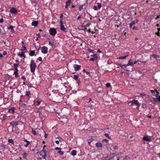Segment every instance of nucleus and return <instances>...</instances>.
Listing matches in <instances>:
<instances>
[{
	"instance_id": "nucleus-1",
	"label": "nucleus",
	"mask_w": 160,
	"mask_h": 160,
	"mask_svg": "<svg viewBox=\"0 0 160 160\" xmlns=\"http://www.w3.org/2000/svg\"><path fill=\"white\" fill-rule=\"evenodd\" d=\"M46 146L45 145L43 146V148L42 151H41V153L42 154L44 153V155H42V158L43 159H45L46 157H48L49 155L48 149L46 148Z\"/></svg>"
},
{
	"instance_id": "nucleus-2",
	"label": "nucleus",
	"mask_w": 160,
	"mask_h": 160,
	"mask_svg": "<svg viewBox=\"0 0 160 160\" xmlns=\"http://www.w3.org/2000/svg\"><path fill=\"white\" fill-rule=\"evenodd\" d=\"M131 104V106L135 105L137 106V108H138L140 106V104L138 102L137 100H133L132 101H129L128 102V104Z\"/></svg>"
},
{
	"instance_id": "nucleus-3",
	"label": "nucleus",
	"mask_w": 160,
	"mask_h": 160,
	"mask_svg": "<svg viewBox=\"0 0 160 160\" xmlns=\"http://www.w3.org/2000/svg\"><path fill=\"white\" fill-rule=\"evenodd\" d=\"M49 32L50 35L54 36L57 33V31L55 28H53L50 29Z\"/></svg>"
},
{
	"instance_id": "nucleus-4",
	"label": "nucleus",
	"mask_w": 160,
	"mask_h": 160,
	"mask_svg": "<svg viewBox=\"0 0 160 160\" xmlns=\"http://www.w3.org/2000/svg\"><path fill=\"white\" fill-rule=\"evenodd\" d=\"M36 67V65L34 62L32 60L31 61L30 63V69L31 71L32 72L34 71Z\"/></svg>"
},
{
	"instance_id": "nucleus-5",
	"label": "nucleus",
	"mask_w": 160,
	"mask_h": 160,
	"mask_svg": "<svg viewBox=\"0 0 160 160\" xmlns=\"http://www.w3.org/2000/svg\"><path fill=\"white\" fill-rule=\"evenodd\" d=\"M60 30L62 31L65 32H67V29L64 27V26L63 24V22L62 20H61L60 21Z\"/></svg>"
},
{
	"instance_id": "nucleus-6",
	"label": "nucleus",
	"mask_w": 160,
	"mask_h": 160,
	"mask_svg": "<svg viewBox=\"0 0 160 160\" xmlns=\"http://www.w3.org/2000/svg\"><path fill=\"white\" fill-rule=\"evenodd\" d=\"M142 140L144 141L151 142V137L147 135L143 137Z\"/></svg>"
},
{
	"instance_id": "nucleus-7",
	"label": "nucleus",
	"mask_w": 160,
	"mask_h": 160,
	"mask_svg": "<svg viewBox=\"0 0 160 160\" xmlns=\"http://www.w3.org/2000/svg\"><path fill=\"white\" fill-rule=\"evenodd\" d=\"M48 48L45 46H43L42 48V52L44 54H46L48 52Z\"/></svg>"
},
{
	"instance_id": "nucleus-8",
	"label": "nucleus",
	"mask_w": 160,
	"mask_h": 160,
	"mask_svg": "<svg viewBox=\"0 0 160 160\" xmlns=\"http://www.w3.org/2000/svg\"><path fill=\"white\" fill-rule=\"evenodd\" d=\"M78 8L79 10L81 11L84 9H85L86 8V6L85 4H84L82 5H78Z\"/></svg>"
},
{
	"instance_id": "nucleus-9",
	"label": "nucleus",
	"mask_w": 160,
	"mask_h": 160,
	"mask_svg": "<svg viewBox=\"0 0 160 160\" xmlns=\"http://www.w3.org/2000/svg\"><path fill=\"white\" fill-rule=\"evenodd\" d=\"M73 67L74 68V70L75 71H78L81 68V66L76 64H74L73 65Z\"/></svg>"
},
{
	"instance_id": "nucleus-10",
	"label": "nucleus",
	"mask_w": 160,
	"mask_h": 160,
	"mask_svg": "<svg viewBox=\"0 0 160 160\" xmlns=\"http://www.w3.org/2000/svg\"><path fill=\"white\" fill-rule=\"evenodd\" d=\"M138 21V20L137 19L132 21L129 24V28H131L132 25H134L135 23H137Z\"/></svg>"
},
{
	"instance_id": "nucleus-11",
	"label": "nucleus",
	"mask_w": 160,
	"mask_h": 160,
	"mask_svg": "<svg viewBox=\"0 0 160 160\" xmlns=\"http://www.w3.org/2000/svg\"><path fill=\"white\" fill-rule=\"evenodd\" d=\"M71 0H68V1L66 2V4L65 6V8L67 9L68 8V6L71 3Z\"/></svg>"
},
{
	"instance_id": "nucleus-12",
	"label": "nucleus",
	"mask_w": 160,
	"mask_h": 160,
	"mask_svg": "<svg viewBox=\"0 0 160 160\" xmlns=\"http://www.w3.org/2000/svg\"><path fill=\"white\" fill-rule=\"evenodd\" d=\"M18 55L19 56L21 57H23L24 58H25V53L24 52H19L18 54Z\"/></svg>"
},
{
	"instance_id": "nucleus-13",
	"label": "nucleus",
	"mask_w": 160,
	"mask_h": 160,
	"mask_svg": "<svg viewBox=\"0 0 160 160\" xmlns=\"http://www.w3.org/2000/svg\"><path fill=\"white\" fill-rule=\"evenodd\" d=\"M151 92L152 94L154 93L155 92H156L157 93V95H156V96H158L159 94V93L158 91L156 89H155L154 90H151Z\"/></svg>"
},
{
	"instance_id": "nucleus-14",
	"label": "nucleus",
	"mask_w": 160,
	"mask_h": 160,
	"mask_svg": "<svg viewBox=\"0 0 160 160\" xmlns=\"http://www.w3.org/2000/svg\"><path fill=\"white\" fill-rule=\"evenodd\" d=\"M10 124L13 127H15L18 124V122L16 121H12L10 122Z\"/></svg>"
},
{
	"instance_id": "nucleus-15",
	"label": "nucleus",
	"mask_w": 160,
	"mask_h": 160,
	"mask_svg": "<svg viewBox=\"0 0 160 160\" xmlns=\"http://www.w3.org/2000/svg\"><path fill=\"white\" fill-rule=\"evenodd\" d=\"M97 148H102V144L99 142H98L95 144Z\"/></svg>"
},
{
	"instance_id": "nucleus-16",
	"label": "nucleus",
	"mask_w": 160,
	"mask_h": 160,
	"mask_svg": "<svg viewBox=\"0 0 160 160\" xmlns=\"http://www.w3.org/2000/svg\"><path fill=\"white\" fill-rule=\"evenodd\" d=\"M10 12L13 13H16L17 12V10L14 8H12L10 10Z\"/></svg>"
},
{
	"instance_id": "nucleus-17",
	"label": "nucleus",
	"mask_w": 160,
	"mask_h": 160,
	"mask_svg": "<svg viewBox=\"0 0 160 160\" xmlns=\"http://www.w3.org/2000/svg\"><path fill=\"white\" fill-rule=\"evenodd\" d=\"M127 65L128 66H133L134 65L133 62H132V60L131 59H129V60L128 61V63L127 64Z\"/></svg>"
},
{
	"instance_id": "nucleus-18",
	"label": "nucleus",
	"mask_w": 160,
	"mask_h": 160,
	"mask_svg": "<svg viewBox=\"0 0 160 160\" xmlns=\"http://www.w3.org/2000/svg\"><path fill=\"white\" fill-rule=\"evenodd\" d=\"M15 108H12L8 110V112L10 113H14L15 112Z\"/></svg>"
},
{
	"instance_id": "nucleus-19",
	"label": "nucleus",
	"mask_w": 160,
	"mask_h": 160,
	"mask_svg": "<svg viewBox=\"0 0 160 160\" xmlns=\"http://www.w3.org/2000/svg\"><path fill=\"white\" fill-rule=\"evenodd\" d=\"M77 153V151L76 150H73L71 152V154L73 156H74L76 155Z\"/></svg>"
},
{
	"instance_id": "nucleus-20",
	"label": "nucleus",
	"mask_w": 160,
	"mask_h": 160,
	"mask_svg": "<svg viewBox=\"0 0 160 160\" xmlns=\"http://www.w3.org/2000/svg\"><path fill=\"white\" fill-rule=\"evenodd\" d=\"M35 53V52L34 51H31L29 53V55L31 56H33L34 55Z\"/></svg>"
},
{
	"instance_id": "nucleus-21",
	"label": "nucleus",
	"mask_w": 160,
	"mask_h": 160,
	"mask_svg": "<svg viewBox=\"0 0 160 160\" xmlns=\"http://www.w3.org/2000/svg\"><path fill=\"white\" fill-rule=\"evenodd\" d=\"M18 70H16V69L15 70L14 73L15 74L16 77H18Z\"/></svg>"
},
{
	"instance_id": "nucleus-22",
	"label": "nucleus",
	"mask_w": 160,
	"mask_h": 160,
	"mask_svg": "<svg viewBox=\"0 0 160 160\" xmlns=\"http://www.w3.org/2000/svg\"><path fill=\"white\" fill-rule=\"evenodd\" d=\"M128 56V55L124 56L123 57H120L117 58V59H125Z\"/></svg>"
},
{
	"instance_id": "nucleus-23",
	"label": "nucleus",
	"mask_w": 160,
	"mask_h": 160,
	"mask_svg": "<svg viewBox=\"0 0 160 160\" xmlns=\"http://www.w3.org/2000/svg\"><path fill=\"white\" fill-rule=\"evenodd\" d=\"M37 129H35V130H32V133L34 135H36L37 134V132L38 133V132H37Z\"/></svg>"
},
{
	"instance_id": "nucleus-24",
	"label": "nucleus",
	"mask_w": 160,
	"mask_h": 160,
	"mask_svg": "<svg viewBox=\"0 0 160 160\" xmlns=\"http://www.w3.org/2000/svg\"><path fill=\"white\" fill-rule=\"evenodd\" d=\"M38 22L37 21H35L32 22V26H36L38 24Z\"/></svg>"
},
{
	"instance_id": "nucleus-25",
	"label": "nucleus",
	"mask_w": 160,
	"mask_h": 160,
	"mask_svg": "<svg viewBox=\"0 0 160 160\" xmlns=\"http://www.w3.org/2000/svg\"><path fill=\"white\" fill-rule=\"evenodd\" d=\"M104 136L106 137H107L108 139H109L110 140H111L112 139L111 138V137L109 136V135H108V133H105L104 134Z\"/></svg>"
},
{
	"instance_id": "nucleus-26",
	"label": "nucleus",
	"mask_w": 160,
	"mask_h": 160,
	"mask_svg": "<svg viewBox=\"0 0 160 160\" xmlns=\"http://www.w3.org/2000/svg\"><path fill=\"white\" fill-rule=\"evenodd\" d=\"M56 138L58 139L59 141H60V142H62V141H63V140L62 138L60 137H59V136L57 137H56Z\"/></svg>"
},
{
	"instance_id": "nucleus-27",
	"label": "nucleus",
	"mask_w": 160,
	"mask_h": 160,
	"mask_svg": "<svg viewBox=\"0 0 160 160\" xmlns=\"http://www.w3.org/2000/svg\"><path fill=\"white\" fill-rule=\"evenodd\" d=\"M18 64H13V66H14V67L15 68V70H16H16H18Z\"/></svg>"
},
{
	"instance_id": "nucleus-28",
	"label": "nucleus",
	"mask_w": 160,
	"mask_h": 160,
	"mask_svg": "<svg viewBox=\"0 0 160 160\" xmlns=\"http://www.w3.org/2000/svg\"><path fill=\"white\" fill-rule=\"evenodd\" d=\"M78 76L77 75H73V78L75 80H78Z\"/></svg>"
},
{
	"instance_id": "nucleus-29",
	"label": "nucleus",
	"mask_w": 160,
	"mask_h": 160,
	"mask_svg": "<svg viewBox=\"0 0 160 160\" xmlns=\"http://www.w3.org/2000/svg\"><path fill=\"white\" fill-rule=\"evenodd\" d=\"M8 142L11 143H13V140L12 139H9L8 140Z\"/></svg>"
},
{
	"instance_id": "nucleus-30",
	"label": "nucleus",
	"mask_w": 160,
	"mask_h": 160,
	"mask_svg": "<svg viewBox=\"0 0 160 160\" xmlns=\"http://www.w3.org/2000/svg\"><path fill=\"white\" fill-rule=\"evenodd\" d=\"M98 7L99 9H100L101 7V4L100 3H97Z\"/></svg>"
},
{
	"instance_id": "nucleus-31",
	"label": "nucleus",
	"mask_w": 160,
	"mask_h": 160,
	"mask_svg": "<svg viewBox=\"0 0 160 160\" xmlns=\"http://www.w3.org/2000/svg\"><path fill=\"white\" fill-rule=\"evenodd\" d=\"M110 84L109 83H107L106 84V87L107 88L110 87Z\"/></svg>"
},
{
	"instance_id": "nucleus-32",
	"label": "nucleus",
	"mask_w": 160,
	"mask_h": 160,
	"mask_svg": "<svg viewBox=\"0 0 160 160\" xmlns=\"http://www.w3.org/2000/svg\"><path fill=\"white\" fill-rule=\"evenodd\" d=\"M58 152L61 155H62L64 154L63 152L61 150L58 151Z\"/></svg>"
},
{
	"instance_id": "nucleus-33",
	"label": "nucleus",
	"mask_w": 160,
	"mask_h": 160,
	"mask_svg": "<svg viewBox=\"0 0 160 160\" xmlns=\"http://www.w3.org/2000/svg\"><path fill=\"white\" fill-rule=\"evenodd\" d=\"M92 141V138H90V139H89V140L88 141V143L89 145H90V143H91V142Z\"/></svg>"
},
{
	"instance_id": "nucleus-34",
	"label": "nucleus",
	"mask_w": 160,
	"mask_h": 160,
	"mask_svg": "<svg viewBox=\"0 0 160 160\" xmlns=\"http://www.w3.org/2000/svg\"><path fill=\"white\" fill-rule=\"evenodd\" d=\"M26 95L28 96H29L30 95V92H26Z\"/></svg>"
},
{
	"instance_id": "nucleus-35",
	"label": "nucleus",
	"mask_w": 160,
	"mask_h": 160,
	"mask_svg": "<svg viewBox=\"0 0 160 160\" xmlns=\"http://www.w3.org/2000/svg\"><path fill=\"white\" fill-rule=\"evenodd\" d=\"M14 27L12 26H10L8 28V29H11L12 30L13 28Z\"/></svg>"
},
{
	"instance_id": "nucleus-36",
	"label": "nucleus",
	"mask_w": 160,
	"mask_h": 160,
	"mask_svg": "<svg viewBox=\"0 0 160 160\" xmlns=\"http://www.w3.org/2000/svg\"><path fill=\"white\" fill-rule=\"evenodd\" d=\"M22 156H23V158H25L27 156V154H26V153H25V152L24 153H23V154H22Z\"/></svg>"
},
{
	"instance_id": "nucleus-37",
	"label": "nucleus",
	"mask_w": 160,
	"mask_h": 160,
	"mask_svg": "<svg viewBox=\"0 0 160 160\" xmlns=\"http://www.w3.org/2000/svg\"><path fill=\"white\" fill-rule=\"evenodd\" d=\"M132 29L133 30H138V27H135V26L133 27L132 28Z\"/></svg>"
},
{
	"instance_id": "nucleus-38",
	"label": "nucleus",
	"mask_w": 160,
	"mask_h": 160,
	"mask_svg": "<svg viewBox=\"0 0 160 160\" xmlns=\"http://www.w3.org/2000/svg\"><path fill=\"white\" fill-rule=\"evenodd\" d=\"M157 98H152V102H156L157 101Z\"/></svg>"
},
{
	"instance_id": "nucleus-39",
	"label": "nucleus",
	"mask_w": 160,
	"mask_h": 160,
	"mask_svg": "<svg viewBox=\"0 0 160 160\" xmlns=\"http://www.w3.org/2000/svg\"><path fill=\"white\" fill-rule=\"evenodd\" d=\"M108 140L107 139H104L102 140V141L103 142L107 143L108 142Z\"/></svg>"
},
{
	"instance_id": "nucleus-40",
	"label": "nucleus",
	"mask_w": 160,
	"mask_h": 160,
	"mask_svg": "<svg viewBox=\"0 0 160 160\" xmlns=\"http://www.w3.org/2000/svg\"><path fill=\"white\" fill-rule=\"evenodd\" d=\"M93 8L95 11H96L98 10V8H97V7L96 6H94L93 7Z\"/></svg>"
},
{
	"instance_id": "nucleus-41",
	"label": "nucleus",
	"mask_w": 160,
	"mask_h": 160,
	"mask_svg": "<svg viewBox=\"0 0 160 160\" xmlns=\"http://www.w3.org/2000/svg\"><path fill=\"white\" fill-rule=\"evenodd\" d=\"M113 148L114 149H118V147L117 146V145H115L114 146H113Z\"/></svg>"
},
{
	"instance_id": "nucleus-42",
	"label": "nucleus",
	"mask_w": 160,
	"mask_h": 160,
	"mask_svg": "<svg viewBox=\"0 0 160 160\" xmlns=\"http://www.w3.org/2000/svg\"><path fill=\"white\" fill-rule=\"evenodd\" d=\"M116 64L117 65L121 67L122 68H123V66H122V65L120 63H117Z\"/></svg>"
},
{
	"instance_id": "nucleus-43",
	"label": "nucleus",
	"mask_w": 160,
	"mask_h": 160,
	"mask_svg": "<svg viewBox=\"0 0 160 160\" xmlns=\"http://www.w3.org/2000/svg\"><path fill=\"white\" fill-rule=\"evenodd\" d=\"M27 143L24 145V146L25 147H27L28 146L29 144L30 143V142H28Z\"/></svg>"
},
{
	"instance_id": "nucleus-44",
	"label": "nucleus",
	"mask_w": 160,
	"mask_h": 160,
	"mask_svg": "<svg viewBox=\"0 0 160 160\" xmlns=\"http://www.w3.org/2000/svg\"><path fill=\"white\" fill-rule=\"evenodd\" d=\"M152 57L154 58H157L158 57L157 55L155 54L153 55Z\"/></svg>"
},
{
	"instance_id": "nucleus-45",
	"label": "nucleus",
	"mask_w": 160,
	"mask_h": 160,
	"mask_svg": "<svg viewBox=\"0 0 160 160\" xmlns=\"http://www.w3.org/2000/svg\"><path fill=\"white\" fill-rule=\"evenodd\" d=\"M155 34L157 35L158 36H160V34L159 33V32L158 31L156 32L155 33Z\"/></svg>"
},
{
	"instance_id": "nucleus-46",
	"label": "nucleus",
	"mask_w": 160,
	"mask_h": 160,
	"mask_svg": "<svg viewBox=\"0 0 160 160\" xmlns=\"http://www.w3.org/2000/svg\"><path fill=\"white\" fill-rule=\"evenodd\" d=\"M76 80L77 81V83L78 84V85H79L80 84V83L81 82L78 79V80Z\"/></svg>"
},
{
	"instance_id": "nucleus-47",
	"label": "nucleus",
	"mask_w": 160,
	"mask_h": 160,
	"mask_svg": "<svg viewBox=\"0 0 160 160\" xmlns=\"http://www.w3.org/2000/svg\"><path fill=\"white\" fill-rule=\"evenodd\" d=\"M61 148H58V147H56L55 148V149L57 151H58V150H61Z\"/></svg>"
},
{
	"instance_id": "nucleus-48",
	"label": "nucleus",
	"mask_w": 160,
	"mask_h": 160,
	"mask_svg": "<svg viewBox=\"0 0 160 160\" xmlns=\"http://www.w3.org/2000/svg\"><path fill=\"white\" fill-rule=\"evenodd\" d=\"M88 52H92L93 53V50L92 49H88Z\"/></svg>"
},
{
	"instance_id": "nucleus-49",
	"label": "nucleus",
	"mask_w": 160,
	"mask_h": 160,
	"mask_svg": "<svg viewBox=\"0 0 160 160\" xmlns=\"http://www.w3.org/2000/svg\"><path fill=\"white\" fill-rule=\"evenodd\" d=\"M40 102H38L37 104L36 105V107L37 108H39V107H38V105L39 104Z\"/></svg>"
},
{
	"instance_id": "nucleus-50",
	"label": "nucleus",
	"mask_w": 160,
	"mask_h": 160,
	"mask_svg": "<svg viewBox=\"0 0 160 160\" xmlns=\"http://www.w3.org/2000/svg\"><path fill=\"white\" fill-rule=\"evenodd\" d=\"M89 60L90 61H93L95 60V59L94 58H91L90 59H89Z\"/></svg>"
},
{
	"instance_id": "nucleus-51",
	"label": "nucleus",
	"mask_w": 160,
	"mask_h": 160,
	"mask_svg": "<svg viewBox=\"0 0 160 160\" xmlns=\"http://www.w3.org/2000/svg\"><path fill=\"white\" fill-rule=\"evenodd\" d=\"M60 141L59 140H56L55 141V142L57 144H58Z\"/></svg>"
},
{
	"instance_id": "nucleus-52",
	"label": "nucleus",
	"mask_w": 160,
	"mask_h": 160,
	"mask_svg": "<svg viewBox=\"0 0 160 160\" xmlns=\"http://www.w3.org/2000/svg\"><path fill=\"white\" fill-rule=\"evenodd\" d=\"M139 62V60H137V61H134V62H133V63H134V64H136L137 62Z\"/></svg>"
},
{
	"instance_id": "nucleus-53",
	"label": "nucleus",
	"mask_w": 160,
	"mask_h": 160,
	"mask_svg": "<svg viewBox=\"0 0 160 160\" xmlns=\"http://www.w3.org/2000/svg\"><path fill=\"white\" fill-rule=\"evenodd\" d=\"M157 100L158 101L160 102V96L158 97V98H157Z\"/></svg>"
},
{
	"instance_id": "nucleus-54",
	"label": "nucleus",
	"mask_w": 160,
	"mask_h": 160,
	"mask_svg": "<svg viewBox=\"0 0 160 160\" xmlns=\"http://www.w3.org/2000/svg\"><path fill=\"white\" fill-rule=\"evenodd\" d=\"M7 54V52L6 51H4L3 52V55H5Z\"/></svg>"
},
{
	"instance_id": "nucleus-55",
	"label": "nucleus",
	"mask_w": 160,
	"mask_h": 160,
	"mask_svg": "<svg viewBox=\"0 0 160 160\" xmlns=\"http://www.w3.org/2000/svg\"><path fill=\"white\" fill-rule=\"evenodd\" d=\"M15 32V31L14 30V29H13V28L12 29V30H11V32L14 33Z\"/></svg>"
},
{
	"instance_id": "nucleus-56",
	"label": "nucleus",
	"mask_w": 160,
	"mask_h": 160,
	"mask_svg": "<svg viewBox=\"0 0 160 160\" xmlns=\"http://www.w3.org/2000/svg\"><path fill=\"white\" fill-rule=\"evenodd\" d=\"M86 73V74L87 75H89V76H90V75H89V74H90V72L87 71Z\"/></svg>"
},
{
	"instance_id": "nucleus-57",
	"label": "nucleus",
	"mask_w": 160,
	"mask_h": 160,
	"mask_svg": "<svg viewBox=\"0 0 160 160\" xmlns=\"http://www.w3.org/2000/svg\"><path fill=\"white\" fill-rule=\"evenodd\" d=\"M48 134H46L45 133V135H44V137L45 138H47L48 137Z\"/></svg>"
},
{
	"instance_id": "nucleus-58",
	"label": "nucleus",
	"mask_w": 160,
	"mask_h": 160,
	"mask_svg": "<svg viewBox=\"0 0 160 160\" xmlns=\"http://www.w3.org/2000/svg\"><path fill=\"white\" fill-rule=\"evenodd\" d=\"M75 8V6L74 5H72L71 7V9H72L73 8Z\"/></svg>"
},
{
	"instance_id": "nucleus-59",
	"label": "nucleus",
	"mask_w": 160,
	"mask_h": 160,
	"mask_svg": "<svg viewBox=\"0 0 160 160\" xmlns=\"http://www.w3.org/2000/svg\"><path fill=\"white\" fill-rule=\"evenodd\" d=\"M81 15H80L79 16H78L77 18V19L78 20H79L81 18Z\"/></svg>"
},
{
	"instance_id": "nucleus-60",
	"label": "nucleus",
	"mask_w": 160,
	"mask_h": 160,
	"mask_svg": "<svg viewBox=\"0 0 160 160\" xmlns=\"http://www.w3.org/2000/svg\"><path fill=\"white\" fill-rule=\"evenodd\" d=\"M63 17V14H62V13L61 14H60V18H62Z\"/></svg>"
},
{
	"instance_id": "nucleus-61",
	"label": "nucleus",
	"mask_w": 160,
	"mask_h": 160,
	"mask_svg": "<svg viewBox=\"0 0 160 160\" xmlns=\"http://www.w3.org/2000/svg\"><path fill=\"white\" fill-rule=\"evenodd\" d=\"M89 101H88V103L92 101V99L91 98H89Z\"/></svg>"
},
{
	"instance_id": "nucleus-62",
	"label": "nucleus",
	"mask_w": 160,
	"mask_h": 160,
	"mask_svg": "<svg viewBox=\"0 0 160 160\" xmlns=\"http://www.w3.org/2000/svg\"><path fill=\"white\" fill-rule=\"evenodd\" d=\"M84 30L86 32L88 31V30L87 29V28L86 27H85L84 28Z\"/></svg>"
},
{
	"instance_id": "nucleus-63",
	"label": "nucleus",
	"mask_w": 160,
	"mask_h": 160,
	"mask_svg": "<svg viewBox=\"0 0 160 160\" xmlns=\"http://www.w3.org/2000/svg\"><path fill=\"white\" fill-rule=\"evenodd\" d=\"M159 18V16H157V17L156 18H155V19L157 20Z\"/></svg>"
},
{
	"instance_id": "nucleus-64",
	"label": "nucleus",
	"mask_w": 160,
	"mask_h": 160,
	"mask_svg": "<svg viewBox=\"0 0 160 160\" xmlns=\"http://www.w3.org/2000/svg\"><path fill=\"white\" fill-rule=\"evenodd\" d=\"M122 66H123V67H126L127 66H128V65H127V64H124L123 65H122Z\"/></svg>"
}]
</instances>
